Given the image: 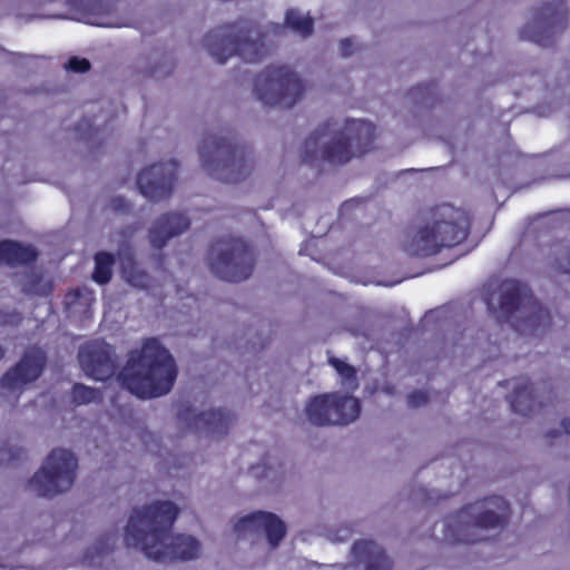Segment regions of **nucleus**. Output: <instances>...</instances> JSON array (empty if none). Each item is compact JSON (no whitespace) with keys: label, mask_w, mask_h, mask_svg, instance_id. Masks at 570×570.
<instances>
[{"label":"nucleus","mask_w":570,"mask_h":570,"mask_svg":"<svg viewBox=\"0 0 570 570\" xmlns=\"http://www.w3.org/2000/svg\"><path fill=\"white\" fill-rule=\"evenodd\" d=\"M176 376L173 355L155 338L147 340L139 351H134L120 373L122 384L141 399L168 393Z\"/></svg>","instance_id":"obj_2"},{"label":"nucleus","mask_w":570,"mask_h":570,"mask_svg":"<svg viewBox=\"0 0 570 570\" xmlns=\"http://www.w3.org/2000/svg\"><path fill=\"white\" fill-rule=\"evenodd\" d=\"M372 544L370 542H357L354 544V551L358 553L360 551L366 550L367 548H371Z\"/></svg>","instance_id":"obj_27"},{"label":"nucleus","mask_w":570,"mask_h":570,"mask_svg":"<svg viewBox=\"0 0 570 570\" xmlns=\"http://www.w3.org/2000/svg\"><path fill=\"white\" fill-rule=\"evenodd\" d=\"M45 357L40 350H31L21 362L2 379V385L9 390H17L38 379L43 366Z\"/></svg>","instance_id":"obj_13"},{"label":"nucleus","mask_w":570,"mask_h":570,"mask_svg":"<svg viewBox=\"0 0 570 570\" xmlns=\"http://www.w3.org/2000/svg\"><path fill=\"white\" fill-rule=\"evenodd\" d=\"M28 292H32V293H38V291L36 288H29L27 289Z\"/></svg>","instance_id":"obj_32"},{"label":"nucleus","mask_w":570,"mask_h":570,"mask_svg":"<svg viewBox=\"0 0 570 570\" xmlns=\"http://www.w3.org/2000/svg\"><path fill=\"white\" fill-rule=\"evenodd\" d=\"M206 47L210 55L216 57L219 61H224L236 50L239 51V53L245 59L252 61L254 60V57H252V55L256 50V43L247 42L236 48L235 38L223 37L222 35H210L209 37H207Z\"/></svg>","instance_id":"obj_14"},{"label":"nucleus","mask_w":570,"mask_h":570,"mask_svg":"<svg viewBox=\"0 0 570 570\" xmlns=\"http://www.w3.org/2000/svg\"><path fill=\"white\" fill-rule=\"evenodd\" d=\"M209 261L217 275L232 282L246 278L253 267V257L240 240L216 244L210 250Z\"/></svg>","instance_id":"obj_8"},{"label":"nucleus","mask_w":570,"mask_h":570,"mask_svg":"<svg viewBox=\"0 0 570 570\" xmlns=\"http://www.w3.org/2000/svg\"><path fill=\"white\" fill-rule=\"evenodd\" d=\"M73 399L77 403H89L98 399V394L94 389L85 385H76L73 389Z\"/></svg>","instance_id":"obj_23"},{"label":"nucleus","mask_w":570,"mask_h":570,"mask_svg":"<svg viewBox=\"0 0 570 570\" xmlns=\"http://www.w3.org/2000/svg\"><path fill=\"white\" fill-rule=\"evenodd\" d=\"M234 532L239 537L265 533L271 548H275L286 533L284 522L275 514L264 511L253 512L233 521Z\"/></svg>","instance_id":"obj_9"},{"label":"nucleus","mask_w":570,"mask_h":570,"mask_svg":"<svg viewBox=\"0 0 570 570\" xmlns=\"http://www.w3.org/2000/svg\"><path fill=\"white\" fill-rule=\"evenodd\" d=\"M286 24L301 36H306L312 30V19L297 10H291L286 14Z\"/></svg>","instance_id":"obj_18"},{"label":"nucleus","mask_w":570,"mask_h":570,"mask_svg":"<svg viewBox=\"0 0 570 570\" xmlns=\"http://www.w3.org/2000/svg\"><path fill=\"white\" fill-rule=\"evenodd\" d=\"M124 274H125V277L127 278V281H128L129 283H131L132 285H135V286H139V287H140V286H144V284H145V283L142 282L144 275L139 274V275L135 276V275L132 274V272H129V271L127 269V266H124Z\"/></svg>","instance_id":"obj_25"},{"label":"nucleus","mask_w":570,"mask_h":570,"mask_svg":"<svg viewBox=\"0 0 570 570\" xmlns=\"http://www.w3.org/2000/svg\"><path fill=\"white\" fill-rule=\"evenodd\" d=\"M330 363L337 371V373L343 377L344 384L347 389H355L356 383L354 382V370L346 364L344 361L338 358H331Z\"/></svg>","instance_id":"obj_21"},{"label":"nucleus","mask_w":570,"mask_h":570,"mask_svg":"<svg viewBox=\"0 0 570 570\" xmlns=\"http://www.w3.org/2000/svg\"><path fill=\"white\" fill-rule=\"evenodd\" d=\"M495 298H497V297L493 295V296L491 297V299H490V303H489V304H490V307H491L492 309H495V305H494V301H495Z\"/></svg>","instance_id":"obj_29"},{"label":"nucleus","mask_w":570,"mask_h":570,"mask_svg":"<svg viewBox=\"0 0 570 570\" xmlns=\"http://www.w3.org/2000/svg\"><path fill=\"white\" fill-rule=\"evenodd\" d=\"M531 401V391L528 387H523L517 393L515 397L511 400V405L515 412L525 414L527 407Z\"/></svg>","instance_id":"obj_22"},{"label":"nucleus","mask_w":570,"mask_h":570,"mask_svg":"<svg viewBox=\"0 0 570 570\" xmlns=\"http://www.w3.org/2000/svg\"><path fill=\"white\" fill-rule=\"evenodd\" d=\"M202 158H203L204 163H205V164H207V165L209 166L208 160L206 159V157H205V154H204V153L202 154Z\"/></svg>","instance_id":"obj_31"},{"label":"nucleus","mask_w":570,"mask_h":570,"mask_svg":"<svg viewBox=\"0 0 570 570\" xmlns=\"http://www.w3.org/2000/svg\"><path fill=\"white\" fill-rule=\"evenodd\" d=\"M36 253L31 247H22L13 242L0 243V264L27 263L35 258Z\"/></svg>","instance_id":"obj_16"},{"label":"nucleus","mask_w":570,"mask_h":570,"mask_svg":"<svg viewBox=\"0 0 570 570\" xmlns=\"http://www.w3.org/2000/svg\"><path fill=\"white\" fill-rule=\"evenodd\" d=\"M66 68L75 72H85L89 69V61L85 58L75 57L68 61Z\"/></svg>","instance_id":"obj_24"},{"label":"nucleus","mask_w":570,"mask_h":570,"mask_svg":"<svg viewBox=\"0 0 570 570\" xmlns=\"http://www.w3.org/2000/svg\"><path fill=\"white\" fill-rule=\"evenodd\" d=\"M112 258L106 253H100L96 256V268L94 273V279L99 284H105L110 278V268Z\"/></svg>","instance_id":"obj_20"},{"label":"nucleus","mask_w":570,"mask_h":570,"mask_svg":"<svg viewBox=\"0 0 570 570\" xmlns=\"http://www.w3.org/2000/svg\"><path fill=\"white\" fill-rule=\"evenodd\" d=\"M374 137V127L371 122L352 120L346 122L344 129L336 136L320 135L311 138L306 148L315 156L328 158L333 161H344L351 154L356 155L363 151L362 147L367 145Z\"/></svg>","instance_id":"obj_4"},{"label":"nucleus","mask_w":570,"mask_h":570,"mask_svg":"<svg viewBox=\"0 0 570 570\" xmlns=\"http://www.w3.org/2000/svg\"><path fill=\"white\" fill-rule=\"evenodd\" d=\"M226 417L219 411H209L196 415L193 426L196 430L215 429L225 424Z\"/></svg>","instance_id":"obj_19"},{"label":"nucleus","mask_w":570,"mask_h":570,"mask_svg":"<svg viewBox=\"0 0 570 570\" xmlns=\"http://www.w3.org/2000/svg\"><path fill=\"white\" fill-rule=\"evenodd\" d=\"M470 515L474 518L473 525L482 529L495 528L502 521L501 514L492 510H484L481 504L473 505L461 512V519H465Z\"/></svg>","instance_id":"obj_17"},{"label":"nucleus","mask_w":570,"mask_h":570,"mask_svg":"<svg viewBox=\"0 0 570 570\" xmlns=\"http://www.w3.org/2000/svg\"><path fill=\"white\" fill-rule=\"evenodd\" d=\"M468 219L459 209L444 206L438 218L420 229L413 237L411 250L419 255H431L442 246H452L466 236Z\"/></svg>","instance_id":"obj_3"},{"label":"nucleus","mask_w":570,"mask_h":570,"mask_svg":"<svg viewBox=\"0 0 570 570\" xmlns=\"http://www.w3.org/2000/svg\"><path fill=\"white\" fill-rule=\"evenodd\" d=\"M425 400V396L423 393H419L417 395H411L410 397V402L413 404V405H419L421 404L423 401Z\"/></svg>","instance_id":"obj_26"},{"label":"nucleus","mask_w":570,"mask_h":570,"mask_svg":"<svg viewBox=\"0 0 570 570\" xmlns=\"http://www.w3.org/2000/svg\"><path fill=\"white\" fill-rule=\"evenodd\" d=\"M499 307L508 318L515 323L519 318H525L532 324L539 318L540 308L524 288L515 283H507L502 286Z\"/></svg>","instance_id":"obj_10"},{"label":"nucleus","mask_w":570,"mask_h":570,"mask_svg":"<svg viewBox=\"0 0 570 570\" xmlns=\"http://www.w3.org/2000/svg\"><path fill=\"white\" fill-rule=\"evenodd\" d=\"M124 266H127V269H128V268H130V271H129V272H132V274H134L135 276H136V274H139V271H136V272L134 271V263L131 262V259H130V258H128V259L126 261V263L124 264Z\"/></svg>","instance_id":"obj_28"},{"label":"nucleus","mask_w":570,"mask_h":570,"mask_svg":"<svg viewBox=\"0 0 570 570\" xmlns=\"http://www.w3.org/2000/svg\"><path fill=\"white\" fill-rule=\"evenodd\" d=\"M188 219L179 214H173L161 218L150 232L153 244L161 246L165 240L177 235L188 227Z\"/></svg>","instance_id":"obj_15"},{"label":"nucleus","mask_w":570,"mask_h":570,"mask_svg":"<svg viewBox=\"0 0 570 570\" xmlns=\"http://www.w3.org/2000/svg\"><path fill=\"white\" fill-rule=\"evenodd\" d=\"M357 399L341 393L320 394L306 402V419L314 425L348 424L360 415Z\"/></svg>","instance_id":"obj_6"},{"label":"nucleus","mask_w":570,"mask_h":570,"mask_svg":"<svg viewBox=\"0 0 570 570\" xmlns=\"http://www.w3.org/2000/svg\"><path fill=\"white\" fill-rule=\"evenodd\" d=\"M79 362L83 372L97 381L107 379L114 371L109 347L105 344L83 346L79 352Z\"/></svg>","instance_id":"obj_12"},{"label":"nucleus","mask_w":570,"mask_h":570,"mask_svg":"<svg viewBox=\"0 0 570 570\" xmlns=\"http://www.w3.org/2000/svg\"><path fill=\"white\" fill-rule=\"evenodd\" d=\"M77 460L63 449L53 450L41 469L32 476L30 487L41 495H55L67 491L76 478Z\"/></svg>","instance_id":"obj_5"},{"label":"nucleus","mask_w":570,"mask_h":570,"mask_svg":"<svg viewBox=\"0 0 570 570\" xmlns=\"http://www.w3.org/2000/svg\"><path fill=\"white\" fill-rule=\"evenodd\" d=\"M564 430L570 434V421L564 422Z\"/></svg>","instance_id":"obj_30"},{"label":"nucleus","mask_w":570,"mask_h":570,"mask_svg":"<svg viewBox=\"0 0 570 570\" xmlns=\"http://www.w3.org/2000/svg\"><path fill=\"white\" fill-rule=\"evenodd\" d=\"M176 515L177 508L167 501L135 510L126 528V544L141 549L147 558L157 561L197 558L200 544L194 537L173 535L167 531Z\"/></svg>","instance_id":"obj_1"},{"label":"nucleus","mask_w":570,"mask_h":570,"mask_svg":"<svg viewBox=\"0 0 570 570\" xmlns=\"http://www.w3.org/2000/svg\"><path fill=\"white\" fill-rule=\"evenodd\" d=\"M256 91L267 105L289 107L302 92V83L296 75L285 67H273L261 75Z\"/></svg>","instance_id":"obj_7"},{"label":"nucleus","mask_w":570,"mask_h":570,"mask_svg":"<svg viewBox=\"0 0 570 570\" xmlns=\"http://www.w3.org/2000/svg\"><path fill=\"white\" fill-rule=\"evenodd\" d=\"M176 179V165L166 163L142 170L138 177L140 193L150 199H159L169 194Z\"/></svg>","instance_id":"obj_11"}]
</instances>
